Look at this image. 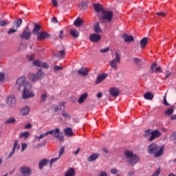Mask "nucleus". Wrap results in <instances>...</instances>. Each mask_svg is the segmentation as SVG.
Listing matches in <instances>:
<instances>
[{"label":"nucleus","mask_w":176,"mask_h":176,"mask_svg":"<svg viewBox=\"0 0 176 176\" xmlns=\"http://www.w3.org/2000/svg\"><path fill=\"white\" fill-rule=\"evenodd\" d=\"M25 79V76H22L17 79L15 85L17 90L19 91L23 90V98L27 99L35 97V94L31 91V89L32 88L31 82H27Z\"/></svg>","instance_id":"nucleus-1"},{"label":"nucleus","mask_w":176,"mask_h":176,"mask_svg":"<svg viewBox=\"0 0 176 176\" xmlns=\"http://www.w3.org/2000/svg\"><path fill=\"white\" fill-rule=\"evenodd\" d=\"M149 155H154L155 157H160L164 153V146H159L156 143H152L147 147Z\"/></svg>","instance_id":"nucleus-2"},{"label":"nucleus","mask_w":176,"mask_h":176,"mask_svg":"<svg viewBox=\"0 0 176 176\" xmlns=\"http://www.w3.org/2000/svg\"><path fill=\"white\" fill-rule=\"evenodd\" d=\"M102 19L104 20V21H107V23H111L112 19H113V12L112 11L103 10L102 12Z\"/></svg>","instance_id":"nucleus-3"},{"label":"nucleus","mask_w":176,"mask_h":176,"mask_svg":"<svg viewBox=\"0 0 176 176\" xmlns=\"http://www.w3.org/2000/svg\"><path fill=\"white\" fill-rule=\"evenodd\" d=\"M31 30H30V26H25L23 32L19 36L21 39H24L25 41H28L31 38Z\"/></svg>","instance_id":"nucleus-4"},{"label":"nucleus","mask_w":176,"mask_h":176,"mask_svg":"<svg viewBox=\"0 0 176 176\" xmlns=\"http://www.w3.org/2000/svg\"><path fill=\"white\" fill-rule=\"evenodd\" d=\"M48 134H50L51 135H54L55 138H57L59 140V141H64V136L60 135V129L56 128L55 129H52L51 131H48Z\"/></svg>","instance_id":"nucleus-5"},{"label":"nucleus","mask_w":176,"mask_h":176,"mask_svg":"<svg viewBox=\"0 0 176 176\" xmlns=\"http://www.w3.org/2000/svg\"><path fill=\"white\" fill-rule=\"evenodd\" d=\"M120 63V54L119 52L116 53V57L110 62V65L113 69H118V64Z\"/></svg>","instance_id":"nucleus-6"},{"label":"nucleus","mask_w":176,"mask_h":176,"mask_svg":"<svg viewBox=\"0 0 176 176\" xmlns=\"http://www.w3.org/2000/svg\"><path fill=\"white\" fill-rule=\"evenodd\" d=\"M47 38H50V34L47 32L41 31L37 34V41H45Z\"/></svg>","instance_id":"nucleus-7"},{"label":"nucleus","mask_w":176,"mask_h":176,"mask_svg":"<svg viewBox=\"0 0 176 176\" xmlns=\"http://www.w3.org/2000/svg\"><path fill=\"white\" fill-rule=\"evenodd\" d=\"M162 135V132L159 131L157 129H155L153 131H151V135L148 138V140L152 142L153 140H156V138H159Z\"/></svg>","instance_id":"nucleus-8"},{"label":"nucleus","mask_w":176,"mask_h":176,"mask_svg":"<svg viewBox=\"0 0 176 176\" xmlns=\"http://www.w3.org/2000/svg\"><path fill=\"white\" fill-rule=\"evenodd\" d=\"M6 104L9 105V107H14L16 104V98L13 95H10L7 97L6 99Z\"/></svg>","instance_id":"nucleus-9"},{"label":"nucleus","mask_w":176,"mask_h":176,"mask_svg":"<svg viewBox=\"0 0 176 176\" xmlns=\"http://www.w3.org/2000/svg\"><path fill=\"white\" fill-rule=\"evenodd\" d=\"M33 65L34 67H38L39 68H49V65L46 63H43L41 60L36 59L33 61Z\"/></svg>","instance_id":"nucleus-10"},{"label":"nucleus","mask_w":176,"mask_h":176,"mask_svg":"<svg viewBox=\"0 0 176 176\" xmlns=\"http://www.w3.org/2000/svg\"><path fill=\"white\" fill-rule=\"evenodd\" d=\"M140 160V156L134 154L133 156L129 160L128 163L130 164V166H135V164H137Z\"/></svg>","instance_id":"nucleus-11"},{"label":"nucleus","mask_w":176,"mask_h":176,"mask_svg":"<svg viewBox=\"0 0 176 176\" xmlns=\"http://www.w3.org/2000/svg\"><path fill=\"white\" fill-rule=\"evenodd\" d=\"M89 41L94 43L99 42V41H101V35L97 34H91L89 35Z\"/></svg>","instance_id":"nucleus-12"},{"label":"nucleus","mask_w":176,"mask_h":176,"mask_svg":"<svg viewBox=\"0 0 176 176\" xmlns=\"http://www.w3.org/2000/svg\"><path fill=\"white\" fill-rule=\"evenodd\" d=\"M78 74L81 76H87L89 75V69L86 67H81L78 70Z\"/></svg>","instance_id":"nucleus-13"},{"label":"nucleus","mask_w":176,"mask_h":176,"mask_svg":"<svg viewBox=\"0 0 176 176\" xmlns=\"http://www.w3.org/2000/svg\"><path fill=\"white\" fill-rule=\"evenodd\" d=\"M109 92L110 94V95L112 97H118L119 96V89L116 88V87H112L109 90Z\"/></svg>","instance_id":"nucleus-14"},{"label":"nucleus","mask_w":176,"mask_h":176,"mask_svg":"<svg viewBox=\"0 0 176 176\" xmlns=\"http://www.w3.org/2000/svg\"><path fill=\"white\" fill-rule=\"evenodd\" d=\"M87 97H89V94H87V92L81 94L78 100V104H83V102H85V100L87 99Z\"/></svg>","instance_id":"nucleus-15"},{"label":"nucleus","mask_w":176,"mask_h":176,"mask_svg":"<svg viewBox=\"0 0 176 176\" xmlns=\"http://www.w3.org/2000/svg\"><path fill=\"white\" fill-rule=\"evenodd\" d=\"M134 155H135L134 153H133V151H129V150L125 151L124 156L127 163L129 160H130L131 157L134 156Z\"/></svg>","instance_id":"nucleus-16"},{"label":"nucleus","mask_w":176,"mask_h":176,"mask_svg":"<svg viewBox=\"0 0 176 176\" xmlns=\"http://www.w3.org/2000/svg\"><path fill=\"white\" fill-rule=\"evenodd\" d=\"M123 38L124 39V42H128V43H131V42H134V36L131 35L124 34Z\"/></svg>","instance_id":"nucleus-17"},{"label":"nucleus","mask_w":176,"mask_h":176,"mask_svg":"<svg viewBox=\"0 0 176 176\" xmlns=\"http://www.w3.org/2000/svg\"><path fill=\"white\" fill-rule=\"evenodd\" d=\"M49 164V160L43 159L39 162L38 168L39 170H43L44 166H47Z\"/></svg>","instance_id":"nucleus-18"},{"label":"nucleus","mask_w":176,"mask_h":176,"mask_svg":"<svg viewBox=\"0 0 176 176\" xmlns=\"http://www.w3.org/2000/svg\"><path fill=\"white\" fill-rule=\"evenodd\" d=\"M30 108L28 106H25L21 109V114L22 116H27L30 113Z\"/></svg>","instance_id":"nucleus-19"},{"label":"nucleus","mask_w":176,"mask_h":176,"mask_svg":"<svg viewBox=\"0 0 176 176\" xmlns=\"http://www.w3.org/2000/svg\"><path fill=\"white\" fill-rule=\"evenodd\" d=\"M98 157H100L99 153H93L87 158V161L88 162H96V160H97V159H98Z\"/></svg>","instance_id":"nucleus-20"},{"label":"nucleus","mask_w":176,"mask_h":176,"mask_svg":"<svg viewBox=\"0 0 176 176\" xmlns=\"http://www.w3.org/2000/svg\"><path fill=\"white\" fill-rule=\"evenodd\" d=\"M93 6H94V10L98 13H100V12H102V11L104 10V8H102V6H101V4L94 3Z\"/></svg>","instance_id":"nucleus-21"},{"label":"nucleus","mask_w":176,"mask_h":176,"mask_svg":"<svg viewBox=\"0 0 176 176\" xmlns=\"http://www.w3.org/2000/svg\"><path fill=\"white\" fill-rule=\"evenodd\" d=\"M85 21H83V19H80V18H77L74 22V25H75V27H82V25L84 24Z\"/></svg>","instance_id":"nucleus-22"},{"label":"nucleus","mask_w":176,"mask_h":176,"mask_svg":"<svg viewBox=\"0 0 176 176\" xmlns=\"http://www.w3.org/2000/svg\"><path fill=\"white\" fill-rule=\"evenodd\" d=\"M105 78H107V75L105 74L98 75L96 79L95 84L100 85V82H102Z\"/></svg>","instance_id":"nucleus-23"},{"label":"nucleus","mask_w":176,"mask_h":176,"mask_svg":"<svg viewBox=\"0 0 176 176\" xmlns=\"http://www.w3.org/2000/svg\"><path fill=\"white\" fill-rule=\"evenodd\" d=\"M76 174L75 168H70L65 172V176H75Z\"/></svg>","instance_id":"nucleus-24"},{"label":"nucleus","mask_w":176,"mask_h":176,"mask_svg":"<svg viewBox=\"0 0 176 176\" xmlns=\"http://www.w3.org/2000/svg\"><path fill=\"white\" fill-rule=\"evenodd\" d=\"M64 131H65V134L67 137H72V135H74V131H72V128L71 127H67L65 129Z\"/></svg>","instance_id":"nucleus-25"},{"label":"nucleus","mask_w":176,"mask_h":176,"mask_svg":"<svg viewBox=\"0 0 176 176\" xmlns=\"http://www.w3.org/2000/svg\"><path fill=\"white\" fill-rule=\"evenodd\" d=\"M41 25H39L38 23L34 24V28L32 30V34L34 35H37L39 34V31H41Z\"/></svg>","instance_id":"nucleus-26"},{"label":"nucleus","mask_w":176,"mask_h":176,"mask_svg":"<svg viewBox=\"0 0 176 176\" xmlns=\"http://www.w3.org/2000/svg\"><path fill=\"white\" fill-rule=\"evenodd\" d=\"M176 109L175 106H172L170 109H167L165 111V115L166 116H171V115H173V113H174V110Z\"/></svg>","instance_id":"nucleus-27"},{"label":"nucleus","mask_w":176,"mask_h":176,"mask_svg":"<svg viewBox=\"0 0 176 176\" xmlns=\"http://www.w3.org/2000/svg\"><path fill=\"white\" fill-rule=\"evenodd\" d=\"M153 97L154 96L153 95V94L149 91L146 92L144 95V98H145V100H148L150 101H152V100H153Z\"/></svg>","instance_id":"nucleus-28"},{"label":"nucleus","mask_w":176,"mask_h":176,"mask_svg":"<svg viewBox=\"0 0 176 176\" xmlns=\"http://www.w3.org/2000/svg\"><path fill=\"white\" fill-rule=\"evenodd\" d=\"M94 32H96V34H100V32H101L102 31L101 30V28L100 27V23H98V22H96L94 24Z\"/></svg>","instance_id":"nucleus-29"},{"label":"nucleus","mask_w":176,"mask_h":176,"mask_svg":"<svg viewBox=\"0 0 176 176\" xmlns=\"http://www.w3.org/2000/svg\"><path fill=\"white\" fill-rule=\"evenodd\" d=\"M69 34L73 38H79L80 33L76 30H71Z\"/></svg>","instance_id":"nucleus-30"},{"label":"nucleus","mask_w":176,"mask_h":176,"mask_svg":"<svg viewBox=\"0 0 176 176\" xmlns=\"http://www.w3.org/2000/svg\"><path fill=\"white\" fill-rule=\"evenodd\" d=\"M146 45H148V37H144L140 41V46L142 49L146 47Z\"/></svg>","instance_id":"nucleus-31"},{"label":"nucleus","mask_w":176,"mask_h":176,"mask_svg":"<svg viewBox=\"0 0 176 176\" xmlns=\"http://www.w3.org/2000/svg\"><path fill=\"white\" fill-rule=\"evenodd\" d=\"M28 78L31 82H36L38 80V77L36 76V74L34 73H30L28 74Z\"/></svg>","instance_id":"nucleus-32"},{"label":"nucleus","mask_w":176,"mask_h":176,"mask_svg":"<svg viewBox=\"0 0 176 176\" xmlns=\"http://www.w3.org/2000/svg\"><path fill=\"white\" fill-rule=\"evenodd\" d=\"M64 102H61L58 106L54 107V112H58V111H60L63 108H65V105L64 104Z\"/></svg>","instance_id":"nucleus-33"},{"label":"nucleus","mask_w":176,"mask_h":176,"mask_svg":"<svg viewBox=\"0 0 176 176\" xmlns=\"http://www.w3.org/2000/svg\"><path fill=\"white\" fill-rule=\"evenodd\" d=\"M45 74L42 71V69H38L37 73L36 74V76H37V79L39 80H42Z\"/></svg>","instance_id":"nucleus-34"},{"label":"nucleus","mask_w":176,"mask_h":176,"mask_svg":"<svg viewBox=\"0 0 176 176\" xmlns=\"http://www.w3.org/2000/svg\"><path fill=\"white\" fill-rule=\"evenodd\" d=\"M65 56V50H60L56 54H55V57H58V58H63Z\"/></svg>","instance_id":"nucleus-35"},{"label":"nucleus","mask_w":176,"mask_h":176,"mask_svg":"<svg viewBox=\"0 0 176 176\" xmlns=\"http://www.w3.org/2000/svg\"><path fill=\"white\" fill-rule=\"evenodd\" d=\"M79 6L81 10H85V9H87V3L85 1L80 2Z\"/></svg>","instance_id":"nucleus-36"},{"label":"nucleus","mask_w":176,"mask_h":176,"mask_svg":"<svg viewBox=\"0 0 176 176\" xmlns=\"http://www.w3.org/2000/svg\"><path fill=\"white\" fill-rule=\"evenodd\" d=\"M28 137H30V132L25 131V132H22L20 134L19 138H27Z\"/></svg>","instance_id":"nucleus-37"},{"label":"nucleus","mask_w":176,"mask_h":176,"mask_svg":"<svg viewBox=\"0 0 176 176\" xmlns=\"http://www.w3.org/2000/svg\"><path fill=\"white\" fill-rule=\"evenodd\" d=\"M142 61V59L140 58H133V63L136 65H138V66L141 65Z\"/></svg>","instance_id":"nucleus-38"},{"label":"nucleus","mask_w":176,"mask_h":176,"mask_svg":"<svg viewBox=\"0 0 176 176\" xmlns=\"http://www.w3.org/2000/svg\"><path fill=\"white\" fill-rule=\"evenodd\" d=\"M12 149H14V151H19V149H20V145L19 144V141L15 140L14 143V146L12 148Z\"/></svg>","instance_id":"nucleus-39"},{"label":"nucleus","mask_w":176,"mask_h":176,"mask_svg":"<svg viewBox=\"0 0 176 176\" xmlns=\"http://www.w3.org/2000/svg\"><path fill=\"white\" fill-rule=\"evenodd\" d=\"M46 135H49L48 132L47 131L45 133L41 134L40 136H36L35 138L36 140H38V141H41V140H42V138H43L44 137H46Z\"/></svg>","instance_id":"nucleus-40"},{"label":"nucleus","mask_w":176,"mask_h":176,"mask_svg":"<svg viewBox=\"0 0 176 176\" xmlns=\"http://www.w3.org/2000/svg\"><path fill=\"white\" fill-rule=\"evenodd\" d=\"M166 14H167V12H163V11L157 12V16H159V17L164 18V17H166Z\"/></svg>","instance_id":"nucleus-41"},{"label":"nucleus","mask_w":176,"mask_h":176,"mask_svg":"<svg viewBox=\"0 0 176 176\" xmlns=\"http://www.w3.org/2000/svg\"><path fill=\"white\" fill-rule=\"evenodd\" d=\"M46 98H47V94H43L41 96V102H46Z\"/></svg>","instance_id":"nucleus-42"},{"label":"nucleus","mask_w":176,"mask_h":176,"mask_svg":"<svg viewBox=\"0 0 176 176\" xmlns=\"http://www.w3.org/2000/svg\"><path fill=\"white\" fill-rule=\"evenodd\" d=\"M16 122V119L13 118H8L6 121V124H9L10 123H15Z\"/></svg>","instance_id":"nucleus-43"},{"label":"nucleus","mask_w":176,"mask_h":176,"mask_svg":"<svg viewBox=\"0 0 176 176\" xmlns=\"http://www.w3.org/2000/svg\"><path fill=\"white\" fill-rule=\"evenodd\" d=\"M10 23V22L8 21L1 20V27H5V25H9Z\"/></svg>","instance_id":"nucleus-44"},{"label":"nucleus","mask_w":176,"mask_h":176,"mask_svg":"<svg viewBox=\"0 0 176 176\" xmlns=\"http://www.w3.org/2000/svg\"><path fill=\"white\" fill-rule=\"evenodd\" d=\"M62 116H63V118H68L69 119V118H71V114L67 113L65 110L62 111Z\"/></svg>","instance_id":"nucleus-45"},{"label":"nucleus","mask_w":176,"mask_h":176,"mask_svg":"<svg viewBox=\"0 0 176 176\" xmlns=\"http://www.w3.org/2000/svg\"><path fill=\"white\" fill-rule=\"evenodd\" d=\"M151 68L152 72H153V73L156 72V69L157 68V64H156V63L151 64Z\"/></svg>","instance_id":"nucleus-46"},{"label":"nucleus","mask_w":176,"mask_h":176,"mask_svg":"<svg viewBox=\"0 0 176 176\" xmlns=\"http://www.w3.org/2000/svg\"><path fill=\"white\" fill-rule=\"evenodd\" d=\"M15 24L16 25V28H20L21 24H23V20H21V19H19Z\"/></svg>","instance_id":"nucleus-47"},{"label":"nucleus","mask_w":176,"mask_h":176,"mask_svg":"<svg viewBox=\"0 0 176 176\" xmlns=\"http://www.w3.org/2000/svg\"><path fill=\"white\" fill-rule=\"evenodd\" d=\"M152 135V130L147 129L144 131V137H149V135Z\"/></svg>","instance_id":"nucleus-48"},{"label":"nucleus","mask_w":176,"mask_h":176,"mask_svg":"<svg viewBox=\"0 0 176 176\" xmlns=\"http://www.w3.org/2000/svg\"><path fill=\"white\" fill-rule=\"evenodd\" d=\"M14 32H17V29L10 28L7 32V34L10 35L11 34H14Z\"/></svg>","instance_id":"nucleus-49"},{"label":"nucleus","mask_w":176,"mask_h":176,"mask_svg":"<svg viewBox=\"0 0 176 176\" xmlns=\"http://www.w3.org/2000/svg\"><path fill=\"white\" fill-rule=\"evenodd\" d=\"M58 159H60L59 157L51 159V160L50 162V167H52V166H53V163H54L55 162H57V160H58Z\"/></svg>","instance_id":"nucleus-50"},{"label":"nucleus","mask_w":176,"mask_h":176,"mask_svg":"<svg viewBox=\"0 0 176 176\" xmlns=\"http://www.w3.org/2000/svg\"><path fill=\"white\" fill-rule=\"evenodd\" d=\"M171 140L173 141L174 144H176V131L173 132L170 135Z\"/></svg>","instance_id":"nucleus-51"},{"label":"nucleus","mask_w":176,"mask_h":176,"mask_svg":"<svg viewBox=\"0 0 176 176\" xmlns=\"http://www.w3.org/2000/svg\"><path fill=\"white\" fill-rule=\"evenodd\" d=\"M61 69H63V67H60V66H58V65H55V66L54 67V71L55 72H58V71H61Z\"/></svg>","instance_id":"nucleus-52"},{"label":"nucleus","mask_w":176,"mask_h":176,"mask_svg":"<svg viewBox=\"0 0 176 176\" xmlns=\"http://www.w3.org/2000/svg\"><path fill=\"white\" fill-rule=\"evenodd\" d=\"M64 151H65V148L64 147H61L60 148V151H59V155H58V157H61V156H63V155L64 154Z\"/></svg>","instance_id":"nucleus-53"},{"label":"nucleus","mask_w":176,"mask_h":176,"mask_svg":"<svg viewBox=\"0 0 176 176\" xmlns=\"http://www.w3.org/2000/svg\"><path fill=\"white\" fill-rule=\"evenodd\" d=\"M6 76V74H5V73H1V83H4Z\"/></svg>","instance_id":"nucleus-54"},{"label":"nucleus","mask_w":176,"mask_h":176,"mask_svg":"<svg viewBox=\"0 0 176 176\" xmlns=\"http://www.w3.org/2000/svg\"><path fill=\"white\" fill-rule=\"evenodd\" d=\"M110 173L111 174H114L116 175V174H118L119 170L116 168H111V170H110Z\"/></svg>","instance_id":"nucleus-55"},{"label":"nucleus","mask_w":176,"mask_h":176,"mask_svg":"<svg viewBox=\"0 0 176 176\" xmlns=\"http://www.w3.org/2000/svg\"><path fill=\"white\" fill-rule=\"evenodd\" d=\"M164 105H165L166 107H168L170 105V104L167 102V96H165L164 97Z\"/></svg>","instance_id":"nucleus-56"},{"label":"nucleus","mask_w":176,"mask_h":176,"mask_svg":"<svg viewBox=\"0 0 176 176\" xmlns=\"http://www.w3.org/2000/svg\"><path fill=\"white\" fill-rule=\"evenodd\" d=\"M100 53H107V52H109V47H107L106 48H103L100 50Z\"/></svg>","instance_id":"nucleus-57"},{"label":"nucleus","mask_w":176,"mask_h":176,"mask_svg":"<svg viewBox=\"0 0 176 176\" xmlns=\"http://www.w3.org/2000/svg\"><path fill=\"white\" fill-rule=\"evenodd\" d=\"M58 37L60 38V39H63V38H64V30H60L59 32Z\"/></svg>","instance_id":"nucleus-58"},{"label":"nucleus","mask_w":176,"mask_h":176,"mask_svg":"<svg viewBox=\"0 0 176 176\" xmlns=\"http://www.w3.org/2000/svg\"><path fill=\"white\" fill-rule=\"evenodd\" d=\"M27 146H28L27 144H25V143L22 144V145H21L22 152H23V151H25V149L27 148Z\"/></svg>","instance_id":"nucleus-59"},{"label":"nucleus","mask_w":176,"mask_h":176,"mask_svg":"<svg viewBox=\"0 0 176 176\" xmlns=\"http://www.w3.org/2000/svg\"><path fill=\"white\" fill-rule=\"evenodd\" d=\"M31 127H32V124H31V123H28L25 126V129L26 130H29L30 129H31Z\"/></svg>","instance_id":"nucleus-60"},{"label":"nucleus","mask_w":176,"mask_h":176,"mask_svg":"<svg viewBox=\"0 0 176 176\" xmlns=\"http://www.w3.org/2000/svg\"><path fill=\"white\" fill-rule=\"evenodd\" d=\"M52 23H54V24H57V23H58L57 18H56L54 16L52 19Z\"/></svg>","instance_id":"nucleus-61"},{"label":"nucleus","mask_w":176,"mask_h":176,"mask_svg":"<svg viewBox=\"0 0 176 176\" xmlns=\"http://www.w3.org/2000/svg\"><path fill=\"white\" fill-rule=\"evenodd\" d=\"M98 176H108V174L107 173V172L102 171L100 172Z\"/></svg>","instance_id":"nucleus-62"},{"label":"nucleus","mask_w":176,"mask_h":176,"mask_svg":"<svg viewBox=\"0 0 176 176\" xmlns=\"http://www.w3.org/2000/svg\"><path fill=\"white\" fill-rule=\"evenodd\" d=\"M127 175H128V176H133V175H135V172H134V171H129V172L127 173Z\"/></svg>","instance_id":"nucleus-63"},{"label":"nucleus","mask_w":176,"mask_h":176,"mask_svg":"<svg viewBox=\"0 0 176 176\" xmlns=\"http://www.w3.org/2000/svg\"><path fill=\"white\" fill-rule=\"evenodd\" d=\"M52 3L54 5V6H58V3L57 2V0H52Z\"/></svg>","instance_id":"nucleus-64"}]
</instances>
